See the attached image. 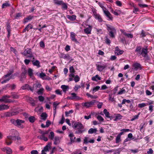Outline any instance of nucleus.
<instances>
[{"mask_svg": "<svg viewBox=\"0 0 154 154\" xmlns=\"http://www.w3.org/2000/svg\"><path fill=\"white\" fill-rule=\"evenodd\" d=\"M11 135L8 136L7 137V138L9 140H17L18 143H20L19 141L21 139L20 137L19 136V133L16 130L12 129L10 131Z\"/></svg>", "mask_w": 154, "mask_h": 154, "instance_id": "f257e3e1", "label": "nucleus"}, {"mask_svg": "<svg viewBox=\"0 0 154 154\" xmlns=\"http://www.w3.org/2000/svg\"><path fill=\"white\" fill-rule=\"evenodd\" d=\"M107 29L109 32V35L112 38L115 37V35L116 33V30L114 27L109 25H107Z\"/></svg>", "mask_w": 154, "mask_h": 154, "instance_id": "f03ea898", "label": "nucleus"}, {"mask_svg": "<svg viewBox=\"0 0 154 154\" xmlns=\"http://www.w3.org/2000/svg\"><path fill=\"white\" fill-rule=\"evenodd\" d=\"M22 54L26 56V58H32L33 57L31 49L29 48L25 49Z\"/></svg>", "mask_w": 154, "mask_h": 154, "instance_id": "7ed1b4c3", "label": "nucleus"}, {"mask_svg": "<svg viewBox=\"0 0 154 154\" xmlns=\"http://www.w3.org/2000/svg\"><path fill=\"white\" fill-rule=\"evenodd\" d=\"M97 67V69L98 71L100 72H101L107 67V66L106 64L102 63L100 62H97L96 64Z\"/></svg>", "mask_w": 154, "mask_h": 154, "instance_id": "20e7f679", "label": "nucleus"}, {"mask_svg": "<svg viewBox=\"0 0 154 154\" xmlns=\"http://www.w3.org/2000/svg\"><path fill=\"white\" fill-rule=\"evenodd\" d=\"M72 127L75 129L79 130L82 129L84 128V126L82 124L79 122H75L72 124Z\"/></svg>", "mask_w": 154, "mask_h": 154, "instance_id": "39448f33", "label": "nucleus"}, {"mask_svg": "<svg viewBox=\"0 0 154 154\" xmlns=\"http://www.w3.org/2000/svg\"><path fill=\"white\" fill-rule=\"evenodd\" d=\"M41 86L42 85L38 81H36L35 83L33 84L32 88L30 87V90L33 92V91L36 90L37 88H40Z\"/></svg>", "mask_w": 154, "mask_h": 154, "instance_id": "423d86ee", "label": "nucleus"}, {"mask_svg": "<svg viewBox=\"0 0 154 154\" xmlns=\"http://www.w3.org/2000/svg\"><path fill=\"white\" fill-rule=\"evenodd\" d=\"M13 72L11 71L10 73H8L5 75L3 78L4 79V80L1 82L2 84H4L6 82L12 78V75L11 76V74L13 73Z\"/></svg>", "mask_w": 154, "mask_h": 154, "instance_id": "0eeeda50", "label": "nucleus"}, {"mask_svg": "<svg viewBox=\"0 0 154 154\" xmlns=\"http://www.w3.org/2000/svg\"><path fill=\"white\" fill-rule=\"evenodd\" d=\"M95 100H93L91 101L85 103H82V106L85 107L86 108H88L89 107L92 106L95 102Z\"/></svg>", "mask_w": 154, "mask_h": 154, "instance_id": "6e6552de", "label": "nucleus"}, {"mask_svg": "<svg viewBox=\"0 0 154 154\" xmlns=\"http://www.w3.org/2000/svg\"><path fill=\"white\" fill-rule=\"evenodd\" d=\"M71 95L72 96L68 97V98L69 99L76 100L82 99V98L77 96L76 94L75 93H71Z\"/></svg>", "mask_w": 154, "mask_h": 154, "instance_id": "1a4fd4ad", "label": "nucleus"}, {"mask_svg": "<svg viewBox=\"0 0 154 154\" xmlns=\"http://www.w3.org/2000/svg\"><path fill=\"white\" fill-rule=\"evenodd\" d=\"M24 122L25 121L24 120L17 119L16 120V126L19 128H24V126L22 124L24 123Z\"/></svg>", "mask_w": 154, "mask_h": 154, "instance_id": "9d476101", "label": "nucleus"}, {"mask_svg": "<svg viewBox=\"0 0 154 154\" xmlns=\"http://www.w3.org/2000/svg\"><path fill=\"white\" fill-rule=\"evenodd\" d=\"M9 97H10L8 96H3L2 98L0 99V101L4 102L5 103H10L12 102L11 100L8 99L7 98Z\"/></svg>", "mask_w": 154, "mask_h": 154, "instance_id": "9b49d317", "label": "nucleus"}, {"mask_svg": "<svg viewBox=\"0 0 154 154\" xmlns=\"http://www.w3.org/2000/svg\"><path fill=\"white\" fill-rule=\"evenodd\" d=\"M103 11L106 16L109 18V20H112L113 17L109 11L103 9Z\"/></svg>", "mask_w": 154, "mask_h": 154, "instance_id": "f8f14e48", "label": "nucleus"}, {"mask_svg": "<svg viewBox=\"0 0 154 154\" xmlns=\"http://www.w3.org/2000/svg\"><path fill=\"white\" fill-rule=\"evenodd\" d=\"M1 149L2 151L6 152L7 154H11L12 153V150L8 147H5L1 148Z\"/></svg>", "mask_w": 154, "mask_h": 154, "instance_id": "ddd939ff", "label": "nucleus"}, {"mask_svg": "<svg viewBox=\"0 0 154 154\" xmlns=\"http://www.w3.org/2000/svg\"><path fill=\"white\" fill-rule=\"evenodd\" d=\"M93 13L96 19L98 20L99 22H102L103 21L102 19L99 14H97L95 11H94Z\"/></svg>", "mask_w": 154, "mask_h": 154, "instance_id": "4468645a", "label": "nucleus"}, {"mask_svg": "<svg viewBox=\"0 0 154 154\" xmlns=\"http://www.w3.org/2000/svg\"><path fill=\"white\" fill-rule=\"evenodd\" d=\"M134 69V70L137 71L139 69H141V66L140 63H135L133 65Z\"/></svg>", "mask_w": 154, "mask_h": 154, "instance_id": "2eb2a0df", "label": "nucleus"}, {"mask_svg": "<svg viewBox=\"0 0 154 154\" xmlns=\"http://www.w3.org/2000/svg\"><path fill=\"white\" fill-rule=\"evenodd\" d=\"M94 142V139L89 140V138L88 137H85L84 139V143L87 144L88 143H93Z\"/></svg>", "mask_w": 154, "mask_h": 154, "instance_id": "dca6fc26", "label": "nucleus"}, {"mask_svg": "<svg viewBox=\"0 0 154 154\" xmlns=\"http://www.w3.org/2000/svg\"><path fill=\"white\" fill-rule=\"evenodd\" d=\"M147 48H143L142 49L141 52L140 53V55H142L143 57H146L148 53Z\"/></svg>", "mask_w": 154, "mask_h": 154, "instance_id": "f3484780", "label": "nucleus"}, {"mask_svg": "<svg viewBox=\"0 0 154 154\" xmlns=\"http://www.w3.org/2000/svg\"><path fill=\"white\" fill-rule=\"evenodd\" d=\"M92 29V26L90 25L88 26V27L85 28L84 29L85 32L87 34H91Z\"/></svg>", "mask_w": 154, "mask_h": 154, "instance_id": "a211bd4d", "label": "nucleus"}, {"mask_svg": "<svg viewBox=\"0 0 154 154\" xmlns=\"http://www.w3.org/2000/svg\"><path fill=\"white\" fill-rule=\"evenodd\" d=\"M110 9L111 12L116 16L118 15L121 13V11L119 10H115L114 11L111 7L109 8Z\"/></svg>", "mask_w": 154, "mask_h": 154, "instance_id": "6ab92c4d", "label": "nucleus"}, {"mask_svg": "<svg viewBox=\"0 0 154 154\" xmlns=\"http://www.w3.org/2000/svg\"><path fill=\"white\" fill-rule=\"evenodd\" d=\"M51 143H48L44 148L43 150L45 152H47L49 151V149H51Z\"/></svg>", "mask_w": 154, "mask_h": 154, "instance_id": "aec40b11", "label": "nucleus"}, {"mask_svg": "<svg viewBox=\"0 0 154 154\" xmlns=\"http://www.w3.org/2000/svg\"><path fill=\"white\" fill-rule=\"evenodd\" d=\"M37 138L41 140H44L45 141H47L48 140V138L45 137L43 134H42L41 135L38 136Z\"/></svg>", "mask_w": 154, "mask_h": 154, "instance_id": "412c9836", "label": "nucleus"}, {"mask_svg": "<svg viewBox=\"0 0 154 154\" xmlns=\"http://www.w3.org/2000/svg\"><path fill=\"white\" fill-rule=\"evenodd\" d=\"M32 58H33L32 60V62L34 66H36L38 67H39L40 65L39 61L38 60H35V58L34 57H33Z\"/></svg>", "mask_w": 154, "mask_h": 154, "instance_id": "4be33fe9", "label": "nucleus"}, {"mask_svg": "<svg viewBox=\"0 0 154 154\" xmlns=\"http://www.w3.org/2000/svg\"><path fill=\"white\" fill-rule=\"evenodd\" d=\"M69 137L71 142H74L76 141V137H75L73 133H70L69 135Z\"/></svg>", "mask_w": 154, "mask_h": 154, "instance_id": "5701e85b", "label": "nucleus"}, {"mask_svg": "<svg viewBox=\"0 0 154 154\" xmlns=\"http://www.w3.org/2000/svg\"><path fill=\"white\" fill-rule=\"evenodd\" d=\"M9 106L8 105L1 104L0 105V111L7 109L9 108Z\"/></svg>", "mask_w": 154, "mask_h": 154, "instance_id": "b1692460", "label": "nucleus"}, {"mask_svg": "<svg viewBox=\"0 0 154 154\" xmlns=\"http://www.w3.org/2000/svg\"><path fill=\"white\" fill-rule=\"evenodd\" d=\"M75 35L74 32H71L70 33V37L71 40L72 41H74L75 42H77V40L75 38Z\"/></svg>", "mask_w": 154, "mask_h": 154, "instance_id": "393cba45", "label": "nucleus"}, {"mask_svg": "<svg viewBox=\"0 0 154 154\" xmlns=\"http://www.w3.org/2000/svg\"><path fill=\"white\" fill-rule=\"evenodd\" d=\"M103 112L104 113L106 116L108 118L110 119H112L113 118V117L112 116H110L109 112L107 111L106 109H105L103 110Z\"/></svg>", "mask_w": 154, "mask_h": 154, "instance_id": "a878e982", "label": "nucleus"}, {"mask_svg": "<svg viewBox=\"0 0 154 154\" xmlns=\"http://www.w3.org/2000/svg\"><path fill=\"white\" fill-rule=\"evenodd\" d=\"M66 17L69 20L71 21L75 20L76 19V16L75 15H73L72 16L70 15H67Z\"/></svg>", "mask_w": 154, "mask_h": 154, "instance_id": "bb28decb", "label": "nucleus"}, {"mask_svg": "<svg viewBox=\"0 0 154 154\" xmlns=\"http://www.w3.org/2000/svg\"><path fill=\"white\" fill-rule=\"evenodd\" d=\"M133 136L132 134L131 133L129 134L128 135V137L126 139V142L130 141L131 140L133 139Z\"/></svg>", "mask_w": 154, "mask_h": 154, "instance_id": "cd10ccee", "label": "nucleus"}, {"mask_svg": "<svg viewBox=\"0 0 154 154\" xmlns=\"http://www.w3.org/2000/svg\"><path fill=\"white\" fill-rule=\"evenodd\" d=\"M141 48L140 46H138L137 47L135 50V52L137 53V54L139 56L140 55V53L141 51Z\"/></svg>", "mask_w": 154, "mask_h": 154, "instance_id": "c85d7f7f", "label": "nucleus"}, {"mask_svg": "<svg viewBox=\"0 0 154 154\" xmlns=\"http://www.w3.org/2000/svg\"><path fill=\"white\" fill-rule=\"evenodd\" d=\"M61 88L63 89V91L64 92H66L69 89V87L68 86L63 85H61Z\"/></svg>", "mask_w": 154, "mask_h": 154, "instance_id": "c756f323", "label": "nucleus"}, {"mask_svg": "<svg viewBox=\"0 0 154 154\" xmlns=\"http://www.w3.org/2000/svg\"><path fill=\"white\" fill-rule=\"evenodd\" d=\"M91 79L93 81L97 82L98 80H100L101 78L98 75H97L95 76L92 77Z\"/></svg>", "mask_w": 154, "mask_h": 154, "instance_id": "7c9ffc66", "label": "nucleus"}, {"mask_svg": "<svg viewBox=\"0 0 154 154\" xmlns=\"http://www.w3.org/2000/svg\"><path fill=\"white\" fill-rule=\"evenodd\" d=\"M54 144L55 145H57L59 144L60 142V138L58 137H55L54 138Z\"/></svg>", "mask_w": 154, "mask_h": 154, "instance_id": "2f4dec72", "label": "nucleus"}, {"mask_svg": "<svg viewBox=\"0 0 154 154\" xmlns=\"http://www.w3.org/2000/svg\"><path fill=\"white\" fill-rule=\"evenodd\" d=\"M62 6V8L64 10H66L67 8V4L64 2L63 1H62V2L61 3L60 5Z\"/></svg>", "mask_w": 154, "mask_h": 154, "instance_id": "473e14b6", "label": "nucleus"}, {"mask_svg": "<svg viewBox=\"0 0 154 154\" xmlns=\"http://www.w3.org/2000/svg\"><path fill=\"white\" fill-rule=\"evenodd\" d=\"M97 130L96 128H91L88 131V133L89 134H91L94 133H96Z\"/></svg>", "mask_w": 154, "mask_h": 154, "instance_id": "72a5a7b5", "label": "nucleus"}, {"mask_svg": "<svg viewBox=\"0 0 154 154\" xmlns=\"http://www.w3.org/2000/svg\"><path fill=\"white\" fill-rule=\"evenodd\" d=\"M28 73L30 77H32L33 74L32 69L31 68L29 69L28 70Z\"/></svg>", "mask_w": 154, "mask_h": 154, "instance_id": "f704fd0d", "label": "nucleus"}, {"mask_svg": "<svg viewBox=\"0 0 154 154\" xmlns=\"http://www.w3.org/2000/svg\"><path fill=\"white\" fill-rule=\"evenodd\" d=\"M33 18V16H29L24 19V23H26L28 22V20H31Z\"/></svg>", "mask_w": 154, "mask_h": 154, "instance_id": "c9c22d12", "label": "nucleus"}, {"mask_svg": "<svg viewBox=\"0 0 154 154\" xmlns=\"http://www.w3.org/2000/svg\"><path fill=\"white\" fill-rule=\"evenodd\" d=\"M41 116L42 117V119L44 120L46 119L47 117V114L45 112L42 113Z\"/></svg>", "mask_w": 154, "mask_h": 154, "instance_id": "e433bc0d", "label": "nucleus"}, {"mask_svg": "<svg viewBox=\"0 0 154 154\" xmlns=\"http://www.w3.org/2000/svg\"><path fill=\"white\" fill-rule=\"evenodd\" d=\"M30 87H31L28 84H25L22 87V88L23 90L28 89L30 90Z\"/></svg>", "mask_w": 154, "mask_h": 154, "instance_id": "4c0bfd02", "label": "nucleus"}, {"mask_svg": "<svg viewBox=\"0 0 154 154\" xmlns=\"http://www.w3.org/2000/svg\"><path fill=\"white\" fill-rule=\"evenodd\" d=\"M54 133L53 131H51L48 137L51 140H53L54 138Z\"/></svg>", "mask_w": 154, "mask_h": 154, "instance_id": "58836bf2", "label": "nucleus"}, {"mask_svg": "<svg viewBox=\"0 0 154 154\" xmlns=\"http://www.w3.org/2000/svg\"><path fill=\"white\" fill-rule=\"evenodd\" d=\"M122 118V116L119 114H118L116 115L115 116V118L114 119V121H116L118 120L121 119Z\"/></svg>", "mask_w": 154, "mask_h": 154, "instance_id": "ea45409f", "label": "nucleus"}, {"mask_svg": "<svg viewBox=\"0 0 154 154\" xmlns=\"http://www.w3.org/2000/svg\"><path fill=\"white\" fill-rule=\"evenodd\" d=\"M10 4L8 3V2H6L3 3L2 5V8H5L8 7L10 6Z\"/></svg>", "mask_w": 154, "mask_h": 154, "instance_id": "a19ab883", "label": "nucleus"}, {"mask_svg": "<svg viewBox=\"0 0 154 154\" xmlns=\"http://www.w3.org/2000/svg\"><path fill=\"white\" fill-rule=\"evenodd\" d=\"M35 118L33 116H31L29 118V121L32 123L34 122L35 120Z\"/></svg>", "mask_w": 154, "mask_h": 154, "instance_id": "79ce46f5", "label": "nucleus"}, {"mask_svg": "<svg viewBox=\"0 0 154 154\" xmlns=\"http://www.w3.org/2000/svg\"><path fill=\"white\" fill-rule=\"evenodd\" d=\"M44 90V89L43 88L41 87V88L37 92V93L38 94H42Z\"/></svg>", "mask_w": 154, "mask_h": 154, "instance_id": "37998d69", "label": "nucleus"}, {"mask_svg": "<svg viewBox=\"0 0 154 154\" xmlns=\"http://www.w3.org/2000/svg\"><path fill=\"white\" fill-rule=\"evenodd\" d=\"M54 3L57 5H60L62 2V0H53Z\"/></svg>", "mask_w": 154, "mask_h": 154, "instance_id": "c03bdc74", "label": "nucleus"}, {"mask_svg": "<svg viewBox=\"0 0 154 154\" xmlns=\"http://www.w3.org/2000/svg\"><path fill=\"white\" fill-rule=\"evenodd\" d=\"M100 87L99 86H97L95 87L92 90L93 94L94 93V92L98 91L100 88Z\"/></svg>", "mask_w": 154, "mask_h": 154, "instance_id": "a18cd8bd", "label": "nucleus"}, {"mask_svg": "<svg viewBox=\"0 0 154 154\" xmlns=\"http://www.w3.org/2000/svg\"><path fill=\"white\" fill-rule=\"evenodd\" d=\"M86 94L88 97H90L92 99H96L97 98V96H93L91 95L88 93H87Z\"/></svg>", "mask_w": 154, "mask_h": 154, "instance_id": "49530a36", "label": "nucleus"}, {"mask_svg": "<svg viewBox=\"0 0 154 154\" xmlns=\"http://www.w3.org/2000/svg\"><path fill=\"white\" fill-rule=\"evenodd\" d=\"M147 104V103H142L138 104V106L140 108H142L146 106Z\"/></svg>", "mask_w": 154, "mask_h": 154, "instance_id": "de8ad7c7", "label": "nucleus"}, {"mask_svg": "<svg viewBox=\"0 0 154 154\" xmlns=\"http://www.w3.org/2000/svg\"><path fill=\"white\" fill-rule=\"evenodd\" d=\"M26 100H27L28 102H29V103H31L32 102H33L34 100L33 99L29 97H26Z\"/></svg>", "mask_w": 154, "mask_h": 154, "instance_id": "09e8293b", "label": "nucleus"}, {"mask_svg": "<svg viewBox=\"0 0 154 154\" xmlns=\"http://www.w3.org/2000/svg\"><path fill=\"white\" fill-rule=\"evenodd\" d=\"M80 79L78 75H76L75 76L74 79L75 82H77L79 81Z\"/></svg>", "mask_w": 154, "mask_h": 154, "instance_id": "8fccbe9b", "label": "nucleus"}, {"mask_svg": "<svg viewBox=\"0 0 154 154\" xmlns=\"http://www.w3.org/2000/svg\"><path fill=\"white\" fill-rule=\"evenodd\" d=\"M146 36V34L145 32L143 31V30H142L140 34V37H145Z\"/></svg>", "mask_w": 154, "mask_h": 154, "instance_id": "3c124183", "label": "nucleus"}, {"mask_svg": "<svg viewBox=\"0 0 154 154\" xmlns=\"http://www.w3.org/2000/svg\"><path fill=\"white\" fill-rule=\"evenodd\" d=\"M97 118L100 122H103L104 120L103 118L100 116H98Z\"/></svg>", "mask_w": 154, "mask_h": 154, "instance_id": "603ef678", "label": "nucleus"}, {"mask_svg": "<svg viewBox=\"0 0 154 154\" xmlns=\"http://www.w3.org/2000/svg\"><path fill=\"white\" fill-rule=\"evenodd\" d=\"M46 75L43 72L40 73L39 74V77L43 79H44V78L46 76Z\"/></svg>", "mask_w": 154, "mask_h": 154, "instance_id": "864d4df0", "label": "nucleus"}, {"mask_svg": "<svg viewBox=\"0 0 154 154\" xmlns=\"http://www.w3.org/2000/svg\"><path fill=\"white\" fill-rule=\"evenodd\" d=\"M59 104V103H57V102H54L53 103L54 110L56 112V109L57 106Z\"/></svg>", "mask_w": 154, "mask_h": 154, "instance_id": "5fc2aeb1", "label": "nucleus"}, {"mask_svg": "<svg viewBox=\"0 0 154 154\" xmlns=\"http://www.w3.org/2000/svg\"><path fill=\"white\" fill-rule=\"evenodd\" d=\"M29 26H30V29H32L33 27V26L31 24H29L25 28V30H26L28 31L29 29Z\"/></svg>", "mask_w": 154, "mask_h": 154, "instance_id": "6e6d98bb", "label": "nucleus"}, {"mask_svg": "<svg viewBox=\"0 0 154 154\" xmlns=\"http://www.w3.org/2000/svg\"><path fill=\"white\" fill-rule=\"evenodd\" d=\"M73 111L72 110H70L68 112H65L66 116H69V115L70 114L73 113Z\"/></svg>", "mask_w": 154, "mask_h": 154, "instance_id": "4d7b16f0", "label": "nucleus"}, {"mask_svg": "<svg viewBox=\"0 0 154 154\" xmlns=\"http://www.w3.org/2000/svg\"><path fill=\"white\" fill-rule=\"evenodd\" d=\"M55 97V95H52L50 97H47V98L48 101H50L51 100V99H54Z\"/></svg>", "mask_w": 154, "mask_h": 154, "instance_id": "13d9d810", "label": "nucleus"}, {"mask_svg": "<svg viewBox=\"0 0 154 154\" xmlns=\"http://www.w3.org/2000/svg\"><path fill=\"white\" fill-rule=\"evenodd\" d=\"M120 138L121 137H119V136L117 135L116 138V143H118L120 142L121 140Z\"/></svg>", "mask_w": 154, "mask_h": 154, "instance_id": "bf43d9fd", "label": "nucleus"}, {"mask_svg": "<svg viewBox=\"0 0 154 154\" xmlns=\"http://www.w3.org/2000/svg\"><path fill=\"white\" fill-rule=\"evenodd\" d=\"M123 53V51L119 50V51H118L117 50L116 51V52L115 53V54H116L117 55H118L121 54H122Z\"/></svg>", "mask_w": 154, "mask_h": 154, "instance_id": "052dcab7", "label": "nucleus"}, {"mask_svg": "<svg viewBox=\"0 0 154 154\" xmlns=\"http://www.w3.org/2000/svg\"><path fill=\"white\" fill-rule=\"evenodd\" d=\"M40 47L42 48H44L45 47L44 43L43 41H41L40 43Z\"/></svg>", "mask_w": 154, "mask_h": 154, "instance_id": "680f3d73", "label": "nucleus"}, {"mask_svg": "<svg viewBox=\"0 0 154 154\" xmlns=\"http://www.w3.org/2000/svg\"><path fill=\"white\" fill-rule=\"evenodd\" d=\"M69 72L71 73H74L75 72L74 69L72 66H70L69 67Z\"/></svg>", "mask_w": 154, "mask_h": 154, "instance_id": "e2e57ef3", "label": "nucleus"}, {"mask_svg": "<svg viewBox=\"0 0 154 154\" xmlns=\"http://www.w3.org/2000/svg\"><path fill=\"white\" fill-rule=\"evenodd\" d=\"M61 57L64 59H66L69 56L68 55H66L64 54H61Z\"/></svg>", "mask_w": 154, "mask_h": 154, "instance_id": "0e129e2a", "label": "nucleus"}, {"mask_svg": "<svg viewBox=\"0 0 154 154\" xmlns=\"http://www.w3.org/2000/svg\"><path fill=\"white\" fill-rule=\"evenodd\" d=\"M126 36L130 38H132L133 37V35L130 33H126Z\"/></svg>", "mask_w": 154, "mask_h": 154, "instance_id": "69168bd1", "label": "nucleus"}, {"mask_svg": "<svg viewBox=\"0 0 154 154\" xmlns=\"http://www.w3.org/2000/svg\"><path fill=\"white\" fill-rule=\"evenodd\" d=\"M125 92V90L124 88H122L121 90H120L118 93L119 94H121L124 93Z\"/></svg>", "mask_w": 154, "mask_h": 154, "instance_id": "338daca9", "label": "nucleus"}, {"mask_svg": "<svg viewBox=\"0 0 154 154\" xmlns=\"http://www.w3.org/2000/svg\"><path fill=\"white\" fill-rule=\"evenodd\" d=\"M31 154H38V152L36 150H33L31 152Z\"/></svg>", "mask_w": 154, "mask_h": 154, "instance_id": "774afa93", "label": "nucleus"}]
</instances>
